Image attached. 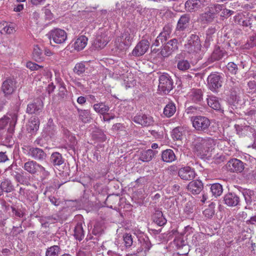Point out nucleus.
Wrapping results in <instances>:
<instances>
[{
  "instance_id": "nucleus-1",
  "label": "nucleus",
  "mask_w": 256,
  "mask_h": 256,
  "mask_svg": "<svg viewBox=\"0 0 256 256\" xmlns=\"http://www.w3.org/2000/svg\"><path fill=\"white\" fill-rule=\"evenodd\" d=\"M184 49L188 53L194 55L199 54L201 51L202 45L198 36L192 34L188 39L184 46Z\"/></svg>"
},
{
  "instance_id": "nucleus-2",
  "label": "nucleus",
  "mask_w": 256,
  "mask_h": 256,
  "mask_svg": "<svg viewBox=\"0 0 256 256\" xmlns=\"http://www.w3.org/2000/svg\"><path fill=\"white\" fill-rule=\"evenodd\" d=\"M190 120L192 126L196 130L208 133L210 122L207 117L200 116H194L190 118Z\"/></svg>"
},
{
  "instance_id": "nucleus-3",
  "label": "nucleus",
  "mask_w": 256,
  "mask_h": 256,
  "mask_svg": "<svg viewBox=\"0 0 256 256\" xmlns=\"http://www.w3.org/2000/svg\"><path fill=\"white\" fill-rule=\"evenodd\" d=\"M158 80V90L161 94H168L174 88L171 76L166 73H164L160 76Z\"/></svg>"
},
{
  "instance_id": "nucleus-4",
  "label": "nucleus",
  "mask_w": 256,
  "mask_h": 256,
  "mask_svg": "<svg viewBox=\"0 0 256 256\" xmlns=\"http://www.w3.org/2000/svg\"><path fill=\"white\" fill-rule=\"evenodd\" d=\"M47 36L50 40H52L54 43L58 44H63L67 39L66 32L58 28L52 30L48 32Z\"/></svg>"
},
{
  "instance_id": "nucleus-5",
  "label": "nucleus",
  "mask_w": 256,
  "mask_h": 256,
  "mask_svg": "<svg viewBox=\"0 0 256 256\" xmlns=\"http://www.w3.org/2000/svg\"><path fill=\"white\" fill-rule=\"evenodd\" d=\"M178 48V40L173 38L163 46L160 52V56L164 58H168Z\"/></svg>"
},
{
  "instance_id": "nucleus-6",
  "label": "nucleus",
  "mask_w": 256,
  "mask_h": 256,
  "mask_svg": "<svg viewBox=\"0 0 256 256\" xmlns=\"http://www.w3.org/2000/svg\"><path fill=\"white\" fill-rule=\"evenodd\" d=\"M43 107L42 101L40 98H37L28 104L26 112L29 114L38 115L42 112Z\"/></svg>"
},
{
  "instance_id": "nucleus-7",
  "label": "nucleus",
  "mask_w": 256,
  "mask_h": 256,
  "mask_svg": "<svg viewBox=\"0 0 256 256\" xmlns=\"http://www.w3.org/2000/svg\"><path fill=\"white\" fill-rule=\"evenodd\" d=\"M236 23L243 27L244 28H250L253 24L250 14H246L242 13H238L234 18Z\"/></svg>"
},
{
  "instance_id": "nucleus-8",
  "label": "nucleus",
  "mask_w": 256,
  "mask_h": 256,
  "mask_svg": "<svg viewBox=\"0 0 256 256\" xmlns=\"http://www.w3.org/2000/svg\"><path fill=\"white\" fill-rule=\"evenodd\" d=\"M196 174L194 170L188 166L181 168L178 170V176L184 181L193 180L195 178Z\"/></svg>"
},
{
  "instance_id": "nucleus-9",
  "label": "nucleus",
  "mask_w": 256,
  "mask_h": 256,
  "mask_svg": "<svg viewBox=\"0 0 256 256\" xmlns=\"http://www.w3.org/2000/svg\"><path fill=\"white\" fill-rule=\"evenodd\" d=\"M227 84L230 92V98L232 99L234 102L238 101L240 98L239 94H240L238 82V81H234L231 78L229 81H228Z\"/></svg>"
},
{
  "instance_id": "nucleus-10",
  "label": "nucleus",
  "mask_w": 256,
  "mask_h": 256,
  "mask_svg": "<svg viewBox=\"0 0 256 256\" xmlns=\"http://www.w3.org/2000/svg\"><path fill=\"white\" fill-rule=\"evenodd\" d=\"M244 164L242 161L237 158L230 160L226 164L228 170L233 172H241L244 168Z\"/></svg>"
},
{
  "instance_id": "nucleus-11",
  "label": "nucleus",
  "mask_w": 256,
  "mask_h": 256,
  "mask_svg": "<svg viewBox=\"0 0 256 256\" xmlns=\"http://www.w3.org/2000/svg\"><path fill=\"white\" fill-rule=\"evenodd\" d=\"M220 76L218 74H212L208 78L209 88L212 91H216L222 86V80Z\"/></svg>"
},
{
  "instance_id": "nucleus-12",
  "label": "nucleus",
  "mask_w": 256,
  "mask_h": 256,
  "mask_svg": "<svg viewBox=\"0 0 256 256\" xmlns=\"http://www.w3.org/2000/svg\"><path fill=\"white\" fill-rule=\"evenodd\" d=\"M150 43L147 40H142L136 45L132 52V54L135 56L144 55L148 50Z\"/></svg>"
},
{
  "instance_id": "nucleus-13",
  "label": "nucleus",
  "mask_w": 256,
  "mask_h": 256,
  "mask_svg": "<svg viewBox=\"0 0 256 256\" xmlns=\"http://www.w3.org/2000/svg\"><path fill=\"white\" fill-rule=\"evenodd\" d=\"M204 6V4L200 0H187L185 3L186 8L190 12L199 10Z\"/></svg>"
},
{
  "instance_id": "nucleus-14",
  "label": "nucleus",
  "mask_w": 256,
  "mask_h": 256,
  "mask_svg": "<svg viewBox=\"0 0 256 256\" xmlns=\"http://www.w3.org/2000/svg\"><path fill=\"white\" fill-rule=\"evenodd\" d=\"M226 54V51L220 46H216L210 56L208 58V62L212 63L222 59Z\"/></svg>"
},
{
  "instance_id": "nucleus-15",
  "label": "nucleus",
  "mask_w": 256,
  "mask_h": 256,
  "mask_svg": "<svg viewBox=\"0 0 256 256\" xmlns=\"http://www.w3.org/2000/svg\"><path fill=\"white\" fill-rule=\"evenodd\" d=\"M28 154V156L38 161L44 160L46 157V152L42 149L38 148H30Z\"/></svg>"
},
{
  "instance_id": "nucleus-16",
  "label": "nucleus",
  "mask_w": 256,
  "mask_h": 256,
  "mask_svg": "<svg viewBox=\"0 0 256 256\" xmlns=\"http://www.w3.org/2000/svg\"><path fill=\"white\" fill-rule=\"evenodd\" d=\"M133 120L134 122L144 126H148L152 124V118L145 114L140 113L136 116Z\"/></svg>"
},
{
  "instance_id": "nucleus-17",
  "label": "nucleus",
  "mask_w": 256,
  "mask_h": 256,
  "mask_svg": "<svg viewBox=\"0 0 256 256\" xmlns=\"http://www.w3.org/2000/svg\"><path fill=\"white\" fill-rule=\"evenodd\" d=\"M16 88V82L12 78H7L2 83V91L5 94H11Z\"/></svg>"
},
{
  "instance_id": "nucleus-18",
  "label": "nucleus",
  "mask_w": 256,
  "mask_h": 256,
  "mask_svg": "<svg viewBox=\"0 0 256 256\" xmlns=\"http://www.w3.org/2000/svg\"><path fill=\"white\" fill-rule=\"evenodd\" d=\"M18 114L14 112L8 114L6 118L0 120V128H3L8 122L11 126H14L18 120Z\"/></svg>"
},
{
  "instance_id": "nucleus-19",
  "label": "nucleus",
  "mask_w": 256,
  "mask_h": 256,
  "mask_svg": "<svg viewBox=\"0 0 256 256\" xmlns=\"http://www.w3.org/2000/svg\"><path fill=\"white\" fill-rule=\"evenodd\" d=\"M40 164L34 160H28L24 164L23 168L29 174L34 175L38 172Z\"/></svg>"
},
{
  "instance_id": "nucleus-20",
  "label": "nucleus",
  "mask_w": 256,
  "mask_h": 256,
  "mask_svg": "<svg viewBox=\"0 0 256 256\" xmlns=\"http://www.w3.org/2000/svg\"><path fill=\"white\" fill-rule=\"evenodd\" d=\"M226 204L229 206H235L240 202V198L234 192H229L224 197Z\"/></svg>"
},
{
  "instance_id": "nucleus-21",
  "label": "nucleus",
  "mask_w": 256,
  "mask_h": 256,
  "mask_svg": "<svg viewBox=\"0 0 256 256\" xmlns=\"http://www.w3.org/2000/svg\"><path fill=\"white\" fill-rule=\"evenodd\" d=\"M188 190L193 194H199L203 189V184L201 181L192 180L187 186Z\"/></svg>"
},
{
  "instance_id": "nucleus-22",
  "label": "nucleus",
  "mask_w": 256,
  "mask_h": 256,
  "mask_svg": "<svg viewBox=\"0 0 256 256\" xmlns=\"http://www.w3.org/2000/svg\"><path fill=\"white\" fill-rule=\"evenodd\" d=\"M40 124V120L38 117L30 118L26 126L27 130L32 134H35L39 128Z\"/></svg>"
},
{
  "instance_id": "nucleus-23",
  "label": "nucleus",
  "mask_w": 256,
  "mask_h": 256,
  "mask_svg": "<svg viewBox=\"0 0 256 256\" xmlns=\"http://www.w3.org/2000/svg\"><path fill=\"white\" fill-rule=\"evenodd\" d=\"M109 42L107 35L103 34L98 35L94 42V47L98 50L103 48Z\"/></svg>"
},
{
  "instance_id": "nucleus-24",
  "label": "nucleus",
  "mask_w": 256,
  "mask_h": 256,
  "mask_svg": "<svg viewBox=\"0 0 256 256\" xmlns=\"http://www.w3.org/2000/svg\"><path fill=\"white\" fill-rule=\"evenodd\" d=\"M203 138L201 137H196L192 142L194 146V150L198 152V154L204 156L206 154V150L203 145Z\"/></svg>"
},
{
  "instance_id": "nucleus-25",
  "label": "nucleus",
  "mask_w": 256,
  "mask_h": 256,
  "mask_svg": "<svg viewBox=\"0 0 256 256\" xmlns=\"http://www.w3.org/2000/svg\"><path fill=\"white\" fill-rule=\"evenodd\" d=\"M216 16L214 15V13L212 12L208 8L204 12L202 13L200 16V21L204 24H210L214 22Z\"/></svg>"
},
{
  "instance_id": "nucleus-26",
  "label": "nucleus",
  "mask_w": 256,
  "mask_h": 256,
  "mask_svg": "<svg viewBox=\"0 0 256 256\" xmlns=\"http://www.w3.org/2000/svg\"><path fill=\"white\" fill-rule=\"evenodd\" d=\"M157 153V151L151 149L142 150L140 154L139 160L144 162H149L152 160Z\"/></svg>"
},
{
  "instance_id": "nucleus-27",
  "label": "nucleus",
  "mask_w": 256,
  "mask_h": 256,
  "mask_svg": "<svg viewBox=\"0 0 256 256\" xmlns=\"http://www.w3.org/2000/svg\"><path fill=\"white\" fill-rule=\"evenodd\" d=\"M190 100L195 103H200L203 100V92L201 89L193 88L189 92Z\"/></svg>"
},
{
  "instance_id": "nucleus-28",
  "label": "nucleus",
  "mask_w": 256,
  "mask_h": 256,
  "mask_svg": "<svg viewBox=\"0 0 256 256\" xmlns=\"http://www.w3.org/2000/svg\"><path fill=\"white\" fill-rule=\"evenodd\" d=\"M134 36V34L130 30H125L122 34L121 40L126 47V49L132 44Z\"/></svg>"
},
{
  "instance_id": "nucleus-29",
  "label": "nucleus",
  "mask_w": 256,
  "mask_h": 256,
  "mask_svg": "<svg viewBox=\"0 0 256 256\" xmlns=\"http://www.w3.org/2000/svg\"><path fill=\"white\" fill-rule=\"evenodd\" d=\"M176 160V156L172 150L166 149L162 152V160L166 162H172Z\"/></svg>"
},
{
  "instance_id": "nucleus-30",
  "label": "nucleus",
  "mask_w": 256,
  "mask_h": 256,
  "mask_svg": "<svg viewBox=\"0 0 256 256\" xmlns=\"http://www.w3.org/2000/svg\"><path fill=\"white\" fill-rule=\"evenodd\" d=\"M190 20V16L189 14H184L182 16L177 24V30L180 31H182L186 29L188 26Z\"/></svg>"
},
{
  "instance_id": "nucleus-31",
  "label": "nucleus",
  "mask_w": 256,
  "mask_h": 256,
  "mask_svg": "<svg viewBox=\"0 0 256 256\" xmlns=\"http://www.w3.org/2000/svg\"><path fill=\"white\" fill-rule=\"evenodd\" d=\"M152 220L154 222L159 226H163L167 222L162 212L159 210H156L152 216Z\"/></svg>"
},
{
  "instance_id": "nucleus-32",
  "label": "nucleus",
  "mask_w": 256,
  "mask_h": 256,
  "mask_svg": "<svg viewBox=\"0 0 256 256\" xmlns=\"http://www.w3.org/2000/svg\"><path fill=\"white\" fill-rule=\"evenodd\" d=\"M203 145L204 146V148L206 150V154L204 156H206L208 153L214 150L216 146V141L214 139L208 137L203 138Z\"/></svg>"
},
{
  "instance_id": "nucleus-33",
  "label": "nucleus",
  "mask_w": 256,
  "mask_h": 256,
  "mask_svg": "<svg viewBox=\"0 0 256 256\" xmlns=\"http://www.w3.org/2000/svg\"><path fill=\"white\" fill-rule=\"evenodd\" d=\"M88 42V38L84 36H82L78 38L72 45L74 50L80 51L84 49Z\"/></svg>"
},
{
  "instance_id": "nucleus-34",
  "label": "nucleus",
  "mask_w": 256,
  "mask_h": 256,
  "mask_svg": "<svg viewBox=\"0 0 256 256\" xmlns=\"http://www.w3.org/2000/svg\"><path fill=\"white\" fill-rule=\"evenodd\" d=\"M207 102L208 106L214 110H222L218 98L215 96H208L207 98Z\"/></svg>"
},
{
  "instance_id": "nucleus-35",
  "label": "nucleus",
  "mask_w": 256,
  "mask_h": 256,
  "mask_svg": "<svg viewBox=\"0 0 256 256\" xmlns=\"http://www.w3.org/2000/svg\"><path fill=\"white\" fill-rule=\"evenodd\" d=\"M50 162L54 166H59L64 162V159L60 153L54 152L50 157Z\"/></svg>"
},
{
  "instance_id": "nucleus-36",
  "label": "nucleus",
  "mask_w": 256,
  "mask_h": 256,
  "mask_svg": "<svg viewBox=\"0 0 256 256\" xmlns=\"http://www.w3.org/2000/svg\"><path fill=\"white\" fill-rule=\"evenodd\" d=\"M15 180L22 184L26 186L30 184V176L28 174H24V172H18L17 175H16Z\"/></svg>"
},
{
  "instance_id": "nucleus-37",
  "label": "nucleus",
  "mask_w": 256,
  "mask_h": 256,
  "mask_svg": "<svg viewBox=\"0 0 256 256\" xmlns=\"http://www.w3.org/2000/svg\"><path fill=\"white\" fill-rule=\"evenodd\" d=\"M80 119L84 123L90 122L92 120L90 111L88 110L78 109Z\"/></svg>"
},
{
  "instance_id": "nucleus-38",
  "label": "nucleus",
  "mask_w": 256,
  "mask_h": 256,
  "mask_svg": "<svg viewBox=\"0 0 256 256\" xmlns=\"http://www.w3.org/2000/svg\"><path fill=\"white\" fill-rule=\"evenodd\" d=\"M32 58L37 62H40L44 60L43 50L38 46H34L32 52Z\"/></svg>"
},
{
  "instance_id": "nucleus-39",
  "label": "nucleus",
  "mask_w": 256,
  "mask_h": 256,
  "mask_svg": "<svg viewBox=\"0 0 256 256\" xmlns=\"http://www.w3.org/2000/svg\"><path fill=\"white\" fill-rule=\"evenodd\" d=\"M74 236L76 239L79 241L82 240L84 238V234L82 224L78 223L76 226L74 230Z\"/></svg>"
},
{
  "instance_id": "nucleus-40",
  "label": "nucleus",
  "mask_w": 256,
  "mask_h": 256,
  "mask_svg": "<svg viewBox=\"0 0 256 256\" xmlns=\"http://www.w3.org/2000/svg\"><path fill=\"white\" fill-rule=\"evenodd\" d=\"M14 31V28L12 24H8L6 22L0 23V32L2 34H10Z\"/></svg>"
},
{
  "instance_id": "nucleus-41",
  "label": "nucleus",
  "mask_w": 256,
  "mask_h": 256,
  "mask_svg": "<svg viewBox=\"0 0 256 256\" xmlns=\"http://www.w3.org/2000/svg\"><path fill=\"white\" fill-rule=\"evenodd\" d=\"M172 30V25L170 24H167L163 28L162 31L159 34L160 38H162L163 40H166L170 37V34Z\"/></svg>"
},
{
  "instance_id": "nucleus-42",
  "label": "nucleus",
  "mask_w": 256,
  "mask_h": 256,
  "mask_svg": "<svg viewBox=\"0 0 256 256\" xmlns=\"http://www.w3.org/2000/svg\"><path fill=\"white\" fill-rule=\"evenodd\" d=\"M210 191L214 196L218 197L220 196L223 192L222 186L219 183H215L211 184Z\"/></svg>"
},
{
  "instance_id": "nucleus-43",
  "label": "nucleus",
  "mask_w": 256,
  "mask_h": 256,
  "mask_svg": "<svg viewBox=\"0 0 256 256\" xmlns=\"http://www.w3.org/2000/svg\"><path fill=\"white\" fill-rule=\"evenodd\" d=\"M60 250V248L58 246H51L46 249V256H58Z\"/></svg>"
},
{
  "instance_id": "nucleus-44",
  "label": "nucleus",
  "mask_w": 256,
  "mask_h": 256,
  "mask_svg": "<svg viewBox=\"0 0 256 256\" xmlns=\"http://www.w3.org/2000/svg\"><path fill=\"white\" fill-rule=\"evenodd\" d=\"M176 108L172 102H170L166 105L164 110V114L168 118L172 116L175 113Z\"/></svg>"
},
{
  "instance_id": "nucleus-45",
  "label": "nucleus",
  "mask_w": 256,
  "mask_h": 256,
  "mask_svg": "<svg viewBox=\"0 0 256 256\" xmlns=\"http://www.w3.org/2000/svg\"><path fill=\"white\" fill-rule=\"evenodd\" d=\"M93 108L96 112L102 114H104L109 110V107L103 102L94 104Z\"/></svg>"
},
{
  "instance_id": "nucleus-46",
  "label": "nucleus",
  "mask_w": 256,
  "mask_h": 256,
  "mask_svg": "<svg viewBox=\"0 0 256 256\" xmlns=\"http://www.w3.org/2000/svg\"><path fill=\"white\" fill-rule=\"evenodd\" d=\"M235 128L238 134H245V132L247 131H249L251 132H253V128L250 127L248 126H242V124H236Z\"/></svg>"
},
{
  "instance_id": "nucleus-47",
  "label": "nucleus",
  "mask_w": 256,
  "mask_h": 256,
  "mask_svg": "<svg viewBox=\"0 0 256 256\" xmlns=\"http://www.w3.org/2000/svg\"><path fill=\"white\" fill-rule=\"evenodd\" d=\"M182 135V128L180 127L174 128L172 132V136L174 140H181Z\"/></svg>"
},
{
  "instance_id": "nucleus-48",
  "label": "nucleus",
  "mask_w": 256,
  "mask_h": 256,
  "mask_svg": "<svg viewBox=\"0 0 256 256\" xmlns=\"http://www.w3.org/2000/svg\"><path fill=\"white\" fill-rule=\"evenodd\" d=\"M64 134L68 139V142L71 147L74 146L77 143L76 137L72 135L69 131L66 130L64 131Z\"/></svg>"
},
{
  "instance_id": "nucleus-49",
  "label": "nucleus",
  "mask_w": 256,
  "mask_h": 256,
  "mask_svg": "<svg viewBox=\"0 0 256 256\" xmlns=\"http://www.w3.org/2000/svg\"><path fill=\"white\" fill-rule=\"evenodd\" d=\"M190 66V64L188 61L185 60H179L177 64L178 68L182 71L188 70Z\"/></svg>"
},
{
  "instance_id": "nucleus-50",
  "label": "nucleus",
  "mask_w": 256,
  "mask_h": 256,
  "mask_svg": "<svg viewBox=\"0 0 256 256\" xmlns=\"http://www.w3.org/2000/svg\"><path fill=\"white\" fill-rule=\"evenodd\" d=\"M85 71V65L82 62L76 64L74 68V72L78 76L83 74Z\"/></svg>"
},
{
  "instance_id": "nucleus-51",
  "label": "nucleus",
  "mask_w": 256,
  "mask_h": 256,
  "mask_svg": "<svg viewBox=\"0 0 256 256\" xmlns=\"http://www.w3.org/2000/svg\"><path fill=\"white\" fill-rule=\"evenodd\" d=\"M68 94V91L64 86V82L60 84L59 90L58 92V96L62 99H64Z\"/></svg>"
},
{
  "instance_id": "nucleus-52",
  "label": "nucleus",
  "mask_w": 256,
  "mask_h": 256,
  "mask_svg": "<svg viewBox=\"0 0 256 256\" xmlns=\"http://www.w3.org/2000/svg\"><path fill=\"white\" fill-rule=\"evenodd\" d=\"M124 244L126 247L129 248L130 246H132L133 240L132 236L130 234H126L124 236Z\"/></svg>"
},
{
  "instance_id": "nucleus-53",
  "label": "nucleus",
  "mask_w": 256,
  "mask_h": 256,
  "mask_svg": "<svg viewBox=\"0 0 256 256\" xmlns=\"http://www.w3.org/2000/svg\"><path fill=\"white\" fill-rule=\"evenodd\" d=\"M40 174L41 180L44 182L46 179L50 176V172L41 164L39 168L38 172Z\"/></svg>"
},
{
  "instance_id": "nucleus-54",
  "label": "nucleus",
  "mask_w": 256,
  "mask_h": 256,
  "mask_svg": "<svg viewBox=\"0 0 256 256\" xmlns=\"http://www.w3.org/2000/svg\"><path fill=\"white\" fill-rule=\"evenodd\" d=\"M228 70L232 74H236L238 70L237 65L233 62H230L226 66Z\"/></svg>"
},
{
  "instance_id": "nucleus-55",
  "label": "nucleus",
  "mask_w": 256,
  "mask_h": 256,
  "mask_svg": "<svg viewBox=\"0 0 256 256\" xmlns=\"http://www.w3.org/2000/svg\"><path fill=\"white\" fill-rule=\"evenodd\" d=\"M216 30L214 27L209 28L206 32V42H210L212 40V35L216 32Z\"/></svg>"
},
{
  "instance_id": "nucleus-56",
  "label": "nucleus",
  "mask_w": 256,
  "mask_h": 256,
  "mask_svg": "<svg viewBox=\"0 0 256 256\" xmlns=\"http://www.w3.org/2000/svg\"><path fill=\"white\" fill-rule=\"evenodd\" d=\"M26 66L31 70H38L40 69H42L44 68L42 66L38 65L36 63L32 62H28L26 63Z\"/></svg>"
},
{
  "instance_id": "nucleus-57",
  "label": "nucleus",
  "mask_w": 256,
  "mask_h": 256,
  "mask_svg": "<svg viewBox=\"0 0 256 256\" xmlns=\"http://www.w3.org/2000/svg\"><path fill=\"white\" fill-rule=\"evenodd\" d=\"M203 214L205 217L210 218H211L214 214V210L213 206H209L204 212Z\"/></svg>"
},
{
  "instance_id": "nucleus-58",
  "label": "nucleus",
  "mask_w": 256,
  "mask_h": 256,
  "mask_svg": "<svg viewBox=\"0 0 256 256\" xmlns=\"http://www.w3.org/2000/svg\"><path fill=\"white\" fill-rule=\"evenodd\" d=\"M223 5L219 4H215L212 6L209 7L212 12L214 13V15L216 16V15L222 10Z\"/></svg>"
},
{
  "instance_id": "nucleus-59",
  "label": "nucleus",
  "mask_w": 256,
  "mask_h": 256,
  "mask_svg": "<svg viewBox=\"0 0 256 256\" xmlns=\"http://www.w3.org/2000/svg\"><path fill=\"white\" fill-rule=\"evenodd\" d=\"M12 214L18 218H22L24 215V212L22 210L16 208L14 206L11 207Z\"/></svg>"
},
{
  "instance_id": "nucleus-60",
  "label": "nucleus",
  "mask_w": 256,
  "mask_h": 256,
  "mask_svg": "<svg viewBox=\"0 0 256 256\" xmlns=\"http://www.w3.org/2000/svg\"><path fill=\"white\" fill-rule=\"evenodd\" d=\"M48 199L49 200L51 204L55 206H58L60 204V199L54 196L50 195L48 196Z\"/></svg>"
},
{
  "instance_id": "nucleus-61",
  "label": "nucleus",
  "mask_w": 256,
  "mask_h": 256,
  "mask_svg": "<svg viewBox=\"0 0 256 256\" xmlns=\"http://www.w3.org/2000/svg\"><path fill=\"white\" fill-rule=\"evenodd\" d=\"M142 246L144 251H148L151 248V243L148 238L146 240H144L142 244Z\"/></svg>"
},
{
  "instance_id": "nucleus-62",
  "label": "nucleus",
  "mask_w": 256,
  "mask_h": 256,
  "mask_svg": "<svg viewBox=\"0 0 256 256\" xmlns=\"http://www.w3.org/2000/svg\"><path fill=\"white\" fill-rule=\"evenodd\" d=\"M166 42V40H163V38H160V36L158 35L154 41L152 42L151 48H153L154 46H160V44H162L164 42Z\"/></svg>"
},
{
  "instance_id": "nucleus-63",
  "label": "nucleus",
  "mask_w": 256,
  "mask_h": 256,
  "mask_svg": "<svg viewBox=\"0 0 256 256\" xmlns=\"http://www.w3.org/2000/svg\"><path fill=\"white\" fill-rule=\"evenodd\" d=\"M48 222L50 223H55L60 220V218L58 215H53L51 216H48L46 218Z\"/></svg>"
},
{
  "instance_id": "nucleus-64",
  "label": "nucleus",
  "mask_w": 256,
  "mask_h": 256,
  "mask_svg": "<svg viewBox=\"0 0 256 256\" xmlns=\"http://www.w3.org/2000/svg\"><path fill=\"white\" fill-rule=\"evenodd\" d=\"M12 168L13 165L12 164L6 168V172L9 173L11 176H13L15 178L16 175H17L18 172L16 170H14Z\"/></svg>"
}]
</instances>
